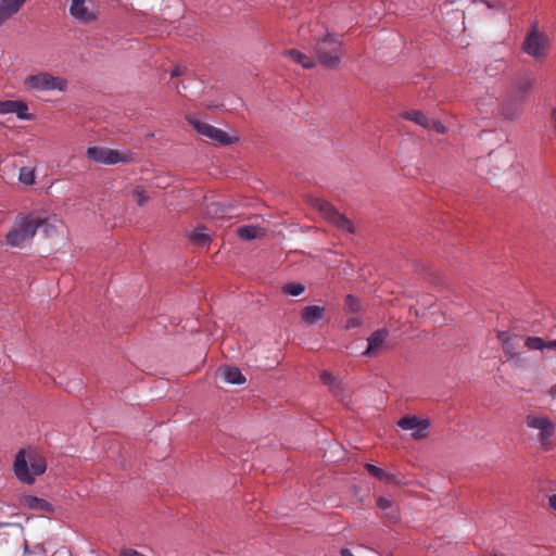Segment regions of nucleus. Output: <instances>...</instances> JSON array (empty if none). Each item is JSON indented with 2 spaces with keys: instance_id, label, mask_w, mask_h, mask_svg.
<instances>
[{
  "instance_id": "f257e3e1",
  "label": "nucleus",
  "mask_w": 556,
  "mask_h": 556,
  "mask_svg": "<svg viewBox=\"0 0 556 556\" xmlns=\"http://www.w3.org/2000/svg\"><path fill=\"white\" fill-rule=\"evenodd\" d=\"M47 469L45 457L34 448H21L13 463L15 477L22 483L31 485Z\"/></svg>"
},
{
  "instance_id": "f03ea898",
  "label": "nucleus",
  "mask_w": 556,
  "mask_h": 556,
  "mask_svg": "<svg viewBox=\"0 0 556 556\" xmlns=\"http://www.w3.org/2000/svg\"><path fill=\"white\" fill-rule=\"evenodd\" d=\"M312 49L318 63L327 68L337 67L344 54L341 36L329 31L318 36Z\"/></svg>"
},
{
  "instance_id": "7ed1b4c3",
  "label": "nucleus",
  "mask_w": 556,
  "mask_h": 556,
  "mask_svg": "<svg viewBox=\"0 0 556 556\" xmlns=\"http://www.w3.org/2000/svg\"><path fill=\"white\" fill-rule=\"evenodd\" d=\"M531 88V83L525 81L514 88L511 93L503 101L501 114L504 118L517 119L523 110L527 93Z\"/></svg>"
},
{
  "instance_id": "20e7f679",
  "label": "nucleus",
  "mask_w": 556,
  "mask_h": 556,
  "mask_svg": "<svg viewBox=\"0 0 556 556\" xmlns=\"http://www.w3.org/2000/svg\"><path fill=\"white\" fill-rule=\"evenodd\" d=\"M526 425L538 431V441L543 450L548 451L553 447L552 438L556 432V426L549 417L529 414L526 417Z\"/></svg>"
},
{
  "instance_id": "39448f33",
  "label": "nucleus",
  "mask_w": 556,
  "mask_h": 556,
  "mask_svg": "<svg viewBox=\"0 0 556 556\" xmlns=\"http://www.w3.org/2000/svg\"><path fill=\"white\" fill-rule=\"evenodd\" d=\"M24 87L34 91H66L67 80L60 76H54L48 72H40L29 75L24 79Z\"/></svg>"
},
{
  "instance_id": "423d86ee",
  "label": "nucleus",
  "mask_w": 556,
  "mask_h": 556,
  "mask_svg": "<svg viewBox=\"0 0 556 556\" xmlns=\"http://www.w3.org/2000/svg\"><path fill=\"white\" fill-rule=\"evenodd\" d=\"M37 229L38 224L35 215L23 216L16 222L15 227L7 233V243L11 247H21L33 239Z\"/></svg>"
},
{
  "instance_id": "0eeeda50",
  "label": "nucleus",
  "mask_w": 556,
  "mask_h": 556,
  "mask_svg": "<svg viewBox=\"0 0 556 556\" xmlns=\"http://www.w3.org/2000/svg\"><path fill=\"white\" fill-rule=\"evenodd\" d=\"M313 207L318 211L321 216L330 224L336 226L341 231L348 233L354 232L353 223L343 214L339 213L336 207L324 199H314L312 201Z\"/></svg>"
},
{
  "instance_id": "6e6552de",
  "label": "nucleus",
  "mask_w": 556,
  "mask_h": 556,
  "mask_svg": "<svg viewBox=\"0 0 556 556\" xmlns=\"http://www.w3.org/2000/svg\"><path fill=\"white\" fill-rule=\"evenodd\" d=\"M86 153L89 160L104 165L128 163L131 160V154L129 152H119L117 150L101 147H89Z\"/></svg>"
},
{
  "instance_id": "1a4fd4ad",
  "label": "nucleus",
  "mask_w": 556,
  "mask_h": 556,
  "mask_svg": "<svg viewBox=\"0 0 556 556\" xmlns=\"http://www.w3.org/2000/svg\"><path fill=\"white\" fill-rule=\"evenodd\" d=\"M189 122L200 135L208 138L210 140L214 141L215 143H218L219 146H229L236 141V139L229 137L228 134L224 130L214 127L205 122H201L198 119H189Z\"/></svg>"
},
{
  "instance_id": "9d476101",
  "label": "nucleus",
  "mask_w": 556,
  "mask_h": 556,
  "mask_svg": "<svg viewBox=\"0 0 556 556\" xmlns=\"http://www.w3.org/2000/svg\"><path fill=\"white\" fill-rule=\"evenodd\" d=\"M397 426L405 431H413L412 437L415 440H421L427 435L430 422L416 416H404L397 421Z\"/></svg>"
},
{
  "instance_id": "9b49d317",
  "label": "nucleus",
  "mask_w": 556,
  "mask_h": 556,
  "mask_svg": "<svg viewBox=\"0 0 556 556\" xmlns=\"http://www.w3.org/2000/svg\"><path fill=\"white\" fill-rule=\"evenodd\" d=\"M547 46V38L539 33L531 31L523 41V51L533 58H543Z\"/></svg>"
},
{
  "instance_id": "f8f14e48",
  "label": "nucleus",
  "mask_w": 556,
  "mask_h": 556,
  "mask_svg": "<svg viewBox=\"0 0 556 556\" xmlns=\"http://www.w3.org/2000/svg\"><path fill=\"white\" fill-rule=\"evenodd\" d=\"M70 15L79 24L88 25L97 21V13L90 10L86 0H72L68 8Z\"/></svg>"
},
{
  "instance_id": "ddd939ff",
  "label": "nucleus",
  "mask_w": 556,
  "mask_h": 556,
  "mask_svg": "<svg viewBox=\"0 0 556 556\" xmlns=\"http://www.w3.org/2000/svg\"><path fill=\"white\" fill-rule=\"evenodd\" d=\"M205 213L208 218L220 223L235 216L233 207L222 202L208 203Z\"/></svg>"
},
{
  "instance_id": "4468645a",
  "label": "nucleus",
  "mask_w": 556,
  "mask_h": 556,
  "mask_svg": "<svg viewBox=\"0 0 556 556\" xmlns=\"http://www.w3.org/2000/svg\"><path fill=\"white\" fill-rule=\"evenodd\" d=\"M20 505L36 511L53 513L54 506L45 498L34 495H22L20 497Z\"/></svg>"
},
{
  "instance_id": "2eb2a0df",
  "label": "nucleus",
  "mask_w": 556,
  "mask_h": 556,
  "mask_svg": "<svg viewBox=\"0 0 556 556\" xmlns=\"http://www.w3.org/2000/svg\"><path fill=\"white\" fill-rule=\"evenodd\" d=\"M326 307L319 305H307L305 306L300 314L302 323L307 326H313L317 321L321 320L325 317Z\"/></svg>"
},
{
  "instance_id": "dca6fc26",
  "label": "nucleus",
  "mask_w": 556,
  "mask_h": 556,
  "mask_svg": "<svg viewBox=\"0 0 556 556\" xmlns=\"http://www.w3.org/2000/svg\"><path fill=\"white\" fill-rule=\"evenodd\" d=\"M387 336L388 332L383 329H379L372 332L371 336L367 339L368 346L363 354L369 357L376 356L382 349Z\"/></svg>"
},
{
  "instance_id": "f3484780",
  "label": "nucleus",
  "mask_w": 556,
  "mask_h": 556,
  "mask_svg": "<svg viewBox=\"0 0 556 556\" xmlns=\"http://www.w3.org/2000/svg\"><path fill=\"white\" fill-rule=\"evenodd\" d=\"M497 339L508 358H514L518 355L519 338L517 336L513 337L508 332L498 331Z\"/></svg>"
},
{
  "instance_id": "a211bd4d",
  "label": "nucleus",
  "mask_w": 556,
  "mask_h": 556,
  "mask_svg": "<svg viewBox=\"0 0 556 556\" xmlns=\"http://www.w3.org/2000/svg\"><path fill=\"white\" fill-rule=\"evenodd\" d=\"M36 223L38 224V229H41L46 237L56 236L61 225V220L55 215L46 218L36 216Z\"/></svg>"
},
{
  "instance_id": "6ab92c4d",
  "label": "nucleus",
  "mask_w": 556,
  "mask_h": 556,
  "mask_svg": "<svg viewBox=\"0 0 556 556\" xmlns=\"http://www.w3.org/2000/svg\"><path fill=\"white\" fill-rule=\"evenodd\" d=\"M26 0H2L0 1V17L8 21L14 14H16Z\"/></svg>"
},
{
  "instance_id": "aec40b11",
  "label": "nucleus",
  "mask_w": 556,
  "mask_h": 556,
  "mask_svg": "<svg viewBox=\"0 0 556 556\" xmlns=\"http://www.w3.org/2000/svg\"><path fill=\"white\" fill-rule=\"evenodd\" d=\"M286 55L289 56L293 62L302 65L304 68H313L316 65V62L312 55H308L304 52H301L296 49H291L286 52Z\"/></svg>"
},
{
  "instance_id": "412c9836",
  "label": "nucleus",
  "mask_w": 556,
  "mask_h": 556,
  "mask_svg": "<svg viewBox=\"0 0 556 556\" xmlns=\"http://www.w3.org/2000/svg\"><path fill=\"white\" fill-rule=\"evenodd\" d=\"M237 235L242 240H253L262 238L265 235V229L260 226L245 225L238 228Z\"/></svg>"
},
{
  "instance_id": "4be33fe9",
  "label": "nucleus",
  "mask_w": 556,
  "mask_h": 556,
  "mask_svg": "<svg viewBox=\"0 0 556 556\" xmlns=\"http://www.w3.org/2000/svg\"><path fill=\"white\" fill-rule=\"evenodd\" d=\"M212 235L208 228L201 226L190 232L189 239L198 245H205L211 241Z\"/></svg>"
},
{
  "instance_id": "5701e85b",
  "label": "nucleus",
  "mask_w": 556,
  "mask_h": 556,
  "mask_svg": "<svg viewBox=\"0 0 556 556\" xmlns=\"http://www.w3.org/2000/svg\"><path fill=\"white\" fill-rule=\"evenodd\" d=\"M223 378L227 383L242 384L245 382L244 376L237 367L226 366L223 369Z\"/></svg>"
},
{
  "instance_id": "b1692460",
  "label": "nucleus",
  "mask_w": 556,
  "mask_h": 556,
  "mask_svg": "<svg viewBox=\"0 0 556 556\" xmlns=\"http://www.w3.org/2000/svg\"><path fill=\"white\" fill-rule=\"evenodd\" d=\"M402 116L403 118L408 119L422 128L430 129V119L421 111H406Z\"/></svg>"
},
{
  "instance_id": "393cba45",
  "label": "nucleus",
  "mask_w": 556,
  "mask_h": 556,
  "mask_svg": "<svg viewBox=\"0 0 556 556\" xmlns=\"http://www.w3.org/2000/svg\"><path fill=\"white\" fill-rule=\"evenodd\" d=\"M320 380L329 386L330 391L333 393L334 396H340L343 391L342 382L339 381L331 372L324 371L320 375Z\"/></svg>"
},
{
  "instance_id": "a878e982",
  "label": "nucleus",
  "mask_w": 556,
  "mask_h": 556,
  "mask_svg": "<svg viewBox=\"0 0 556 556\" xmlns=\"http://www.w3.org/2000/svg\"><path fill=\"white\" fill-rule=\"evenodd\" d=\"M17 116V118L23 121H31L34 116L28 113V105L21 100H15L13 113Z\"/></svg>"
},
{
  "instance_id": "bb28decb",
  "label": "nucleus",
  "mask_w": 556,
  "mask_h": 556,
  "mask_svg": "<svg viewBox=\"0 0 556 556\" xmlns=\"http://www.w3.org/2000/svg\"><path fill=\"white\" fill-rule=\"evenodd\" d=\"M305 291V286L301 282H288L282 286V292L287 295L299 296Z\"/></svg>"
},
{
  "instance_id": "cd10ccee",
  "label": "nucleus",
  "mask_w": 556,
  "mask_h": 556,
  "mask_svg": "<svg viewBox=\"0 0 556 556\" xmlns=\"http://www.w3.org/2000/svg\"><path fill=\"white\" fill-rule=\"evenodd\" d=\"M525 345L529 350H543L545 349L546 342L540 337H528L525 341Z\"/></svg>"
},
{
  "instance_id": "c85d7f7f",
  "label": "nucleus",
  "mask_w": 556,
  "mask_h": 556,
  "mask_svg": "<svg viewBox=\"0 0 556 556\" xmlns=\"http://www.w3.org/2000/svg\"><path fill=\"white\" fill-rule=\"evenodd\" d=\"M345 306H346V309L351 313H357L362 308L359 300L356 296H354L353 294L346 295Z\"/></svg>"
},
{
  "instance_id": "c756f323",
  "label": "nucleus",
  "mask_w": 556,
  "mask_h": 556,
  "mask_svg": "<svg viewBox=\"0 0 556 556\" xmlns=\"http://www.w3.org/2000/svg\"><path fill=\"white\" fill-rule=\"evenodd\" d=\"M365 468L367 472L375 478H378L380 480L388 479V475L384 472V470L372 464H366Z\"/></svg>"
},
{
  "instance_id": "7c9ffc66",
  "label": "nucleus",
  "mask_w": 556,
  "mask_h": 556,
  "mask_svg": "<svg viewBox=\"0 0 556 556\" xmlns=\"http://www.w3.org/2000/svg\"><path fill=\"white\" fill-rule=\"evenodd\" d=\"M20 180L27 185L34 184V181H35L34 172L27 167H22L20 170Z\"/></svg>"
},
{
  "instance_id": "2f4dec72",
  "label": "nucleus",
  "mask_w": 556,
  "mask_h": 556,
  "mask_svg": "<svg viewBox=\"0 0 556 556\" xmlns=\"http://www.w3.org/2000/svg\"><path fill=\"white\" fill-rule=\"evenodd\" d=\"M134 197L136 198V202L139 206H143L148 202V197L146 195L142 187L138 186L132 191Z\"/></svg>"
},
{
  "instance_id": "473e14b6",
  "label": "nucleus",
  "mask_w": 556,
  "mask_h": 556,
  "mask_svg": "<svg viewBox=\"0 0 556 556\" xmlns=\"http://www.w3.org/2000/svg\"><path fill=\"white\" fill-rule=\"evenodd\" d=\"M15 100H4L0 101V114H12L14 108Z\"/></svg>"
},
{
  "instance_id": "72a5a7b5",
  "label": "nucleus",
  "mask_w": 556,
  "mask_h": 556,
  "mask_svg": "<svg viewBox=\"0 0 556 556\" xmlns=\"http://www.w3.org/2000/svg\"><path fill=\"white\" fill-rule=\"evenodd\" d=\"M362 325V318L358 316H353L346 319L344 328L346 330L359 327Z\"/></svg>"
},
{
  "instance_id": "f704fd0d",
  "label": "nucleus",
  "mask_w": 556,
  "mask_h": 556,
  "mask_svg": "<svg viewBox=\"0 0 556 556\" xmlns=\"http://www.w3.org/2000/svg\"><path fill=\"white\" fill-rule=\"evenodd\" d=\"M392 503H393L392 498H390V497L381 496L377 500V506L382 510H387V509L391 508Z\"/></svg>"
},
{
  "instance_id": "c9c22d12",
  "label": "nucleus",
  "mask_w": 556,
  "mask_h": 556,
  "mask_svg": "<svg viewBox=\"0 0 556 556\" xmlns=\"http://www.w3.org/2000/svg\"><path fill=\"white\" fill-rule=\"evenodd\" d=\"M430 129H433L438 134H445L447 128L440 121L430 119Z\"/></svg>"
},
{
  "instance_id": "e433bc0d",
  "label": "nucleus",
  "mask_w": 556,
  "mask_h": 556,
  "mask_svg": "<svg viewBox=\"0 0 556 556\" xmlns=\"http://www.w3.org/2000/svg\"><path fill=\"white\" fill-rule=\"evenodd\" d=\"M549 505L556 511V494L549 496Z\"/></svg>"
},
{
  "instance_id": "4c0bfd02",
  "label": "nucleus",
  "mask_w": 556,
  "mask_h": 556,
  "mask_svg": "<svg viewBox=\"0 0 556 556\" xmlns=\"http://www.w3.org/2000/svg\"><path fill=\"white\" fill-rule=\"evenodd\" d=\"M545 348H546V349H553V350H556V340H552V341L546 342Z\"/></svg>"
},
{
  "instance_id": "58836bf2",
  "label": "nucleus",
  "mask_w": 556,
  "mask_h": 556,
  "mask_svg": "<svg viewBox=\"0 0 556 556\" xmlns=\"http://www.w3.org/2000/svg\"><path fill=\"white\" fill-rule=\"evenodd\" d=\"M341 556H354L349 548L341 549Z\"/></svg>"
},
{
  "instance_id": "ea45409f",
  "label": "nucleus",
  "mask_w": 556,
  "mask_h": 556,
  "mask_svg": "<svg viewBox=\"0 0 556 556\" xmlns=\"http://www.w3.org/2000/svg\"><path fill=\"white\" fill-rule=\"evenodd\" d=\"M181 74L179 67H175L173 71H172V76H179Z\"/></svg>"
},
{
  "instance_id": "a19ab883",
  "label": "nucleus",
  "mask_w": 556,
  "mask_h": 556,
  "mask_svg": "<svg viewBox=\"0 0 556 556\" xmlns=\"http://www.w3.org/2000/svg\"><path fill=\"white\" fill-rule=\"evenodd\" d=\"M551 394H552L553 396H556V383L552 387V389H551Z\"/></svg>"
},
{
  "instance_id": "79ce46f5",
  "label": "nucleus",
  "mask_w": 556,
  "mask_h": 556,
  "mask_svg": "<svg viewBox=\"0 0 556 556\" xmlns=\"http://www.w3.org/2000/svg\"><path fill=\"white\" fill-rule=\"evenodd\" d=\"M24 552H25V553H28V545H27V543H26V542H25V544H24Z\"/></svg>"
},
{
  "instance_id": "37998d69",
  "label": "nucleus",
  "mask_w": 556,
  "mask_h": 556,
  "mask_svg": "<svg viewBox=\"0 0 556 556\" xmlns=\"http://www.w3.org/2000/svg\"><path fill=\"white\" fill-rule=\"evenodd\" d=\"M5 21L3 18L0 17V26L4 23Z\"/></svg>"
}]
</instances>
